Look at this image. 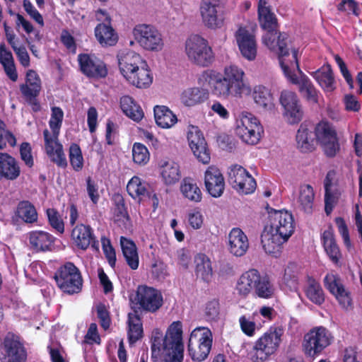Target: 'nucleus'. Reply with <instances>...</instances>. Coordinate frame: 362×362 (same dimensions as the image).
<instances>
[{"instance_id": "0e129e2a", "label": "nucleus", "mask_w": 362, "mask_h": 362, "mask_svg": "<svg viewBox=\"0 0 362 362\" xmlns=\"http://www.w3.org/2000/svg\"><path fill=\"white\" fill-rule=\"evenodd\" d=\"M339 234L341 235L344 245L350 249L351 247V242L349 238V233L345 221L342 218L338 217L335 220Z\"/></svg>"}, {"instance_id": "cd10ccee", "label": "nucleus", "mask_w": 362, "mask_h": 362, "mask_svg": "<svg viewBox=\"0 0 362 362\" xmlns=\"http://www.w3.org/2000/svg\"><path fill=\"white\" fill-rule=\"evenodd\" d=\"M321 242L326 255L329 259L337 264L341 258L340 249L336 242L334 230L330 226L321 234Z\"/></svg>"}, {"instance_id": "49530a36", "label": "nucleus", "mask_w": 362, "mask_h": 362, "mask_svg": "<svg viewBox=\"0 0 362 362\" xmlns=\"http://www.w3.org/2000/svg\"><path fill=\"white\" fill-rule=\"evenodd\" d=\"M305 293L308 298L316 305H321L325 301L322 288L320 284L313 279H308Z\"/></svg>"}, {"instance_id": "4be33fe9", "label": "nucleus", "mask_w": 362, "mask_h": 362, "mask_svg": "<svg viewBox=\"0 0 362 362\" xmlns=\"http://www.w3.org/2000/svg\"><path fill=\"white\" fill-rule=\"evenodd\" d=\"M78 61L81 71L88 77L103 78L107 74L105 64L93 54H80Z\"/></svg>"}, {"instance_id": "f3484780", "label": "nucleus", "mask_w": 362, "mask_h": 362, "mask_svg": "<svg viewBox=\"0 0 362 362\" xmlns=\"http://www.w3.org/2000/svg\"><path fill=\"white\" fill-rule=\"evenodd\" d=\"M187 139L190 148L197 159L204 164H208L211 160L210 152L199 127L194 125L188 126Z\"/></svg>"}, {"instance_id": "e433bc0d", "label": "nucleus", "mask_w": 362, "mask_h": 362, "mask_svg": "<svg viewBox=\"0 0 362 362\" xmlns=\"http://www.w3.org/2000/svg\"><path fill=\"white\" fill-rule=\"evenodd\" d=\"M95 35L103 46H112L117 42V35L110 24L99 23L95 28Z\"/></svg>"}, {"instance_id": "4d7b16f0", "label": "nucleus", "mask_w": 362, "mask_h": 362, "mask_svg": "<svg viewBox=\"0 0 362 362\" xmlns=\"http://www.w3.org/2000/svg\"><path fill=\"white\" fill-rule=\"evenodd\" d=\"M63 118L64 112L60 107H54L52 108L51 117L49 121V125L52 130V134H59Z\"/></svg>"}, {"instance_id": "3c124183", "label": "nucleus", "mask_w": 362, "mask_h": 362, "mask_svg": "<svg viewBox=\"0 0 362 362\" xmlns=\"http://www.w3.org/2000/svg\"><path fill=\"white\" fill-rule=\"evenodd\" d=\"M16 214L20 218L26 223H33L37 217L35 207L28 202L19 203Z\"/></svg>"}, {"instance_id": "a211bd4d", "label": "nucleus", "mask_w": 362, "mask_h": 362, "mask_svg": "<svg viewBox=\"0 0 362 362\" xmlns=\"http://www.w3.org/2000/svg\"><path fill=\"white\" fill-rule=\"evenodd\" d=\"M26 353L17 337L8 334L0 346V361L1 362H24Z\"/></svg>"}, {"instance_id": "13d9d810", "label": "nucleus", "mask_w": 362, "mask_h": 362, "mask_svg": "<svg viewBox=\"0 0 362 362\" xmlns=\"http://www.w3.org/2000/svg\"><path fill=\"white\" fill-rule=\"evenodd\" d=\"M239 323L243 332L248 337H253L255 331L258 329V327L250 317L242 315L239 318Z\"/></svg>"}, {"instance_id": "37998d69", "label": "nucleus", "mask_w": 362, "mask_h": 362, "mask_svg": "<svg viewBox=\"0 0 362 362\" xmlns=\"http://www.w3.org/2000/svg\"><path fill=\"white\" fill-rule=\"evenodd\" d=\"M180 191L185 198L191 202H199L202 200V191L192 178L183 179L180 185Z\"/></svg>"}, {"instance_id": "052dcab7", "label": "nucleus", "mask_w": 362, "mask_h": 362, "mask_svg": "<svg viewBox=\"0 0 362 362\" xmlns=\"http://www.w3.org/2000/svg\"><path fill=\"white\" fill-rule=\"evenodd\" d=\"M15 136L8 130L5 129V124L0 119V149L6 147L8 144L11 146L16 145Z\"/></svg>"}, {"instance_id": "aec40b11", "label": "nucleus", "mask_w": 362, "mask_h": 362, "mask_svg": "<svg viewBox=\"0 0 362 362\" xmlns=\"http://www.w3.org/2000/svg\"><path fill=\"white\" fill-rule=\"evenodd\" d=\"M45 139V152L57 166L66 168L67 166V160L63 151V146L59 143V134H51L47 129L43 132Z\"/></svg>"}, {"instance_id": "393cba45", "label": "nucleus", "mask_w": 362, "mask_h": 362, "mask_svg": "<svg viewBox=\"0 0 362 362\" xmlns=\"http://www.w3.org/2000/svg\"><path fill=\"white\" fill-rule=\"evenodd\" d=\"M71 238L74 244L80 249L86 250L89 246L98 249V243H96L92 228L87 225L78 224L74 228Z\"/></svg>"}, {"instance_id": "c9c22d12", "label": "nucleus", "mask_w": 362, "mask_h": 362, "mask_svg": "<svg viewBox=\"0 0 362 362\" xmlns=\"http://www.w3.org/2000/svg\"><path fill=\"white\" fill-rule=\"evenodd\" d=\"M120 245L127 264L132 269H136L139 260L135 243L129 239L121 237Z\"/></svg>"}, {"instance_id": "2f4dec72", "label": "nucleus", "mask_w": 362, "mask_h": 362, "mask_svg": "<svg viewBox=\"0 0 362 362\" xmlns=\"http://www.w3.org/2000/svg\"><path fill=\"white\" fill-rule=\"evenodd\" d=\"M252 95L255 103L264 110L268 112L274 110V98L268 88L262 86H257L254 88Z\"/></svg>"}, {"instance_id": "c756f323", "label": "nucleus", "mask_w": 362, "mask_h": 362, "mask_svg": "<svg viewBox=\"0 0 362 362\" xmlns=\"http://www.w3.org/2000/svg\"><path fill=\"white\" fill-rule=\"evenodd\" d=\"M125 79L130 84L139 88H146L152 83L153 76L145 62L144 65L139 66L138 68L134 69L132 72L128 74Z\"/></svg>"}, {"instance_id": "b1692460", "label": "nucleus", "mask_w": 362, "mask_h": 362, "mask_svg": "<svg viewBox=\"0 0 362 362\" xmlns=\"http://www.w3.org/2000/svg\"><path fill=\"white\" fill-rule=\"evenodd\" d=\"M263 275L256 269H250L243 273L238 281L236 289L240 295L247 296L252 292L254 294L259 288Z\"/></svg>"}, {"instance_id": "f8f14e48", "label": "nucleus", "mask_w": 362, "mask_h": 362, "mask_svg": "<svg viewBox=\"0 0 362 362\" xmlns=\"http://www.w3.org/2000/svg\"><path fill=\"white\" fill-rule=\"evenodd\" d=\"M333 337L330 332L324 327H317L310 330L304 336L303 347L305 354L310 357L319 356L329 346Z\"/></svg>"}, {"instance_id": "a18cd8bd", "label": "nucleus", "mask_w": 362, "mask_h": 362, "mask_svg": "<svg viewBox=\"0 0 362 362\" xmlns=\"http://www.w3.org/2000/svg\"><path fill=\"white\" fill-rule=\"evenodd\" d=\"M213 337L211 330L206 327H198L191 332L189 343L212 346Z\"/></svg>"}, {"instance_id": "09e8293b", "label": "nucleus", "mask_w": 362, "mask_h": 362, "mask_svg": "<svg viewBox=\"0 0 362 362\" xmlns=\"http://www.w3.org/2000/svg\"><path fill=\"white\" fill-rule=\"evenodd\" d=\"M255 295L260 298L270 299L275 296L276 288L267 275H263L262 282Z\"/></svg>"}, {"instance_id": "4c0bfd02", "label": "nucleus", "mask_w": 362, "mask_h": 362, "mask_svg": "<svg viewBox=\"0 0 362 362\" xmlns=\"http://www.w3.org/2000/svg\"><path fill=\"white\" fill-rule=\"evenodd\" d=\"M315 134L304 124H301L296 134L298 148L302 152L312 151L315 148Z\"/></svg>"}, {"instance_id": "0eeeda50", "label": "nucleus", "mask_w": 362, "mask_h": 362, "mask_svg": "<svg viewBox=\"0 0 362 362\" xmlns=\"http://www.w3.org/2000/svg\"><path fill=\"white\" fill-rule=\"evenodd\" d=\"M54 279L60 290L69 295L78 293L83 286L80 270L72 262L60 266L54 274Z\"/></svg>"}, {"instance_id": "39448f33", "label": "nucleus", "mask_w": 362, "mask_h": 362, "mask_svg": "<svg viewBox=\"0 0 362 362\" xmlns=\"http://www.w3.org/2000/svg\"><path fill=\"white\" fill-rule=\"evenodd\" d=\"M260 26L267 31L262 37L264 44L272 51L276 52L279 59L290 57L288 45V35L278 33L276 18L271 10L258 13Z\"/></svg>"}, {"instance_id": "c03bdc74", "label": "nucleus", "mask_w": 362, "mask_h": 362, "mask_svg": "<svg viewBox=\"0 0 362 362\" xmlns=\"http://www.w3.org/2000/svg\"><path fill=\"white\" fill-rule=\"evenodd\" d=\"M315 194L309 185H302L298 197V206L306 213H311L314 204Z\"/></svg>"}, {"instance_id": "9d476101", "label": "nucleus", "mask_w": 362, "mask_h": 362, "mask_svg": "<svg viewBox=\"0 0 362 362\" xmlns=\"http://www.w3.org/2000/svg\"><path fill=\"white\" fill-rule=\"evenodd\" d=\"M132 34L135 41L145 50L157 52L161 51L164 47L161 33L151 25H136Z\"/></svg>"}, {"instance_id": "ddd939ff", "label": "nucleus", "mask_w": 362, "mask_h": 362, "mask_svg": "<svg viewBox=\"0 0 362 362\" xmlns=\"http://www.w3.org/2000/svg\"><path fill=\"white\" fill-rule=\"evenodd\" d=\"M132 302L138 309L149 312H156L163 305L161 293L153 287L145 285L139 286Z\"/></svg>"}, {"instance_id": "603ef678", "label": "nucleus", "mask_w": 362, "mask_h": 362, "mask_svg": "<svg viewBox=\"0 0 362 362\" xmlns=\"http://www.w3.org/2000/svg\"><path fill=\"white\" fill-rule=\"evenodd\" d=\"M211 349V346L202 344H194V345L188 343L189 354L192 360L202 361L206 358Z\"/></svg>"}, {"instance_id": "58836bf2", "label": "nucleus", "mask_w": 362, "mask_h": 362, "mask_svg": "<svg viewBox=\"0 0 362 362\" xmlns=\"http://www.w3.org/2000/svg\"><path fill=\"white\" fill-rule=\"evenodd\" d=\"M208 98V93L197 87L188 88L181 95V101L186 106H194L204 103Z\"/></svg>"}, {"instance_id": "f257e3e1", "label": "nucleus", "mask_w": 362, "mask_h": 362, "mask_svg": "<svg viewBox=\"0 0 362 362\" xmlns=\"http://www.w3.org/2000/svg\"><path fill=\"white\" fill-rule=\"evenodd\" d=\"M244 75L241 69L235 65H230L224 68L223 74L214 71H204L202 77L208 80L214 95L227 99L230 96L240 98L243 94L247 95L251 92Z\"/></svg>"}, {"instance_id": "774afa93", "label": "nucleus", "mask_w": 362, "mask_h": 362, "mask_svg": "<svg viewBox=\"0 0 362 362\" xmlns=\"http://www.w3.org/2000/svg\"><path fill=\"white\" fill-rule=\"evenodd\" d=\"M23 8L25 11L33 18L37 23L41 25H44V21L42 15L37 11L35 6L29 0L23 1Z\"/></svg>"}, {"instance_id": "423d86ee", "label": "nucleus", "mask_w": 362, "mask_h": 362, "mask_svg": "<svg viewBox=\"0 0 362 362\" xmlns=\"http://www.w3.org/2000/svg\"><path fill=\"white\" fill-rule=\"evenodd\" d=\"M284 330L279 327H270L255 342L251 351L253 362H264L274 354L279 347Z\"/></svg>"}, {"instance_id": "f03ea898", "label": "nucleus", "mask_w": 362, "mask_h": 362, "mask_svg": "<svg viewBox=\"0 0 362 362\" xmlns=\"http://www.w3.org/2000/svg\"><path fill=\"white\" fill-rule=\"evenodd\" d=\"M295 224L292 214L287 211L269 213V221L261 235V243L264 251L275 254L294 232Z\"/></svg>"}, {"instance_id": "20e7f679", "label": "nucleus", "mask_w": 362, "mask_h": 362, "mask_svg": "<svg viewBox=\"0 0 362 362\" xmlns=\"http://www.w3.org/2000/svg\"><path fill=\"white\" fill-rule=\"evenodd\" d=\"M279 63L287 79L298 86V90L302 96L311 103H317L320 92L310 79L299 69L298 51L293 49L291 59L282 57L279 59Z\"/></svg>"}, {"instance_id": "5701e85b", "label": "nucleus", "mask_w": 362, "mask_h": 362, "mask_svg": "<svg viewBox=\"0 0 362 362\" xmlns=\"http://www.w3.org/2000/svg\"><path fill=\"white\" fill-rule=\"evenodd\" d=\"M204 184L207 192L214 197H219L225 187L224 178L220 170L214 165L209 166L204 173Z\"/></svg>"}, {"instance_id": "4468645a", "label": "nucleus", "mask_w": 362, "mask_h": 362, "mask_svg": "<svg viewBox=\"0 0 362 362\" xmlns=\"http://www.w3.org/2000/svg\"><path fill=\"white\" fill-rule=\"evenodd\" d=\"M315 135L327 156L334 157L339 151L337 132L331 124L325 122L318 123L315 128Z\"/></svg>"}, {"instance_id": "6ab92c4d", "label": "nucleus", "mask_w": 362, "mask_h": 362, "mask_svg": "<svg viewBox=\"0 0 362 362\" xmlns=\"http://www.w3.org/2000/svg\"><path fill=\"white\" fill-rule=\"evenodd\" d=\"M325 286L334 296L344 309L352 308L350 292L343 285L341 279L334 274H327L324 279Z\"/></svg>"}, {"instance_id": "7ed1b4c3", "label": "nucleus", "mask_w": 362, "mask_h": 362, "mask_svg": "<svg viewBox=\"0 0 362 362\" xmlns=\"http://www.w3.org/2000/svg\"><path fill=\"white\" fill-rule=\"evenodd\" d=\"M152 358L163 357L165 362H182L184 344L182 326L179 321L173 322L165 337L159 331L153 332L151 338Z\"/></svg>"}, {"instance_id": "ea45409f", "label": "nucleus", "mask_w": 362, "mask_h": 362, "mask_svg": "<svg viewBox=\"0 0 362 362\" xmlns=\"http://www.w3.org/2000/svg\"><path fill=\"white\" fill-rule=\"evenodd\" d=\"M30 243L37 250H51L54 238L47 232L37 230L30 234Z\"/></svg>"}, {"instance_id": "de8ad7c7", "label": "nucleus", "mask_w": 362, "mask_h": 362, "mask_svg": "<svg viewBox=\"0 0 362 362\" xmlns=\"http://www.w3.org/2000/svg\"><path fill=\"white\" fill-rule=\"evenodd\" d=\"M129 340L131 344L136 342L142 336L143 328L141 319L136 313H129L128 315Z\"/></svg>"}, {"instance_id": "7c9ffc66", "label": "nucleus", "mask_w": 362, "mask_h": 362, "mask_svg": "<svg viewBox=\"0 0 362 362\" xmlns=\"http://www.w3.org/2000/svg\"><path fill=\"white\" fill-rule=\"evenodd\" d=\"M20 89L27 100L31 101L37 96L41 89V81L35 71L27 72L25 84L21 85Z\"/></svg>"}, {"instance_id": "680f3d73", "label": "nucleus", "mask_w": 362, "mask_h": 362, "mask_svg": "<svg viewBox=\"0 0 362 362\" xmlns=\"http://www.w3.org/2000/svg\"><path fill=\"white\" fill-rule=\"evenodd\" d=\"M205 317L208 321H216L219 315V303L216 300L209 301L205 307Z\"/></svg>"}, {"instance_id": "5fc2aeb1", "label": "nucleus", "mask_w": 362, "mask_h": 362, "mask_svg": "<svg viewBox=\"0 0 362 362\" xmlns=\"http://www.w3.org/2000/svg\"><path fill=\"white\" fill-rule=\"evenodd\" d=\"M133 160L136 164L146 165L150 158V153L147 148L141 143H135L132 148Z\"/></svg>"}, {"instance_id": "c85d7f7f", "label": "nucleus", "mask_w": 362, "mask_h": 362, "mask_svg": "<svg viewBox=\"0 0 362 362\" xmlns=\"http://www.w3.org/2000/svg\"><path fill=\"white\" fill-rule=\"evenodd\" d=\"M326 93L336 88V83L329 64H325L315 71L309 72Z\"/></svg>"}, {"instance_id": "bf43d9fd", "label": "nucleus", "mask_w": 362, "mask_h": 362, "mask_svg": "<svg viewBox=\"0 0 362 362\" xmlns=\"http://www.w3.org/2000/svg\"><path fill=\"white\" fill-rule=\"evenodd\" d=\"M47 215L50 226L58 233H63L64 231V224L57 211L54 209H48L47 210Z\"/></svg>"}, {"instance_id": "2eb2a0df", "label": "nucleus", "mask_w": 362, "mask_h": 362, "mask_svg": "<svg viewBox=\"0 0 362 362\" xmlns=\"http://www.w3.org/2000/svg\"><path fill=\"white\" fill-rule=\"evenodd\" d=\"M241 55L249 61L256 58L257 45L254 30L248 26H240L234 33Z\"/></svg>"}, {"instance_id": "69168bd1", "label": "nucleus", "mask_w": 362, "mask_h": 362, "mask_svg": "<svg viewBox=\"0 0 362 362\" xmlns=\"http://www.w3.org/2000/svg\"><path fill=\"white\" fill-rule=\"evenodd\" d=\"M20 153L21 159L25 162V165L30 168L32 167L33 165V158L30 144L23 143L20 147Z\"/></svg>"}, {"instance_id": "a19ab883", "label": "nucleus", "mask_w": 362, "mask_h": 362, "mask_svg": "<svg viewBox=\"0 0 362 362\" xmlns=\"http://www.w3.org/2000/svg\"><path fill=\"white\" fill-rule=\"evenodd\" d=\"M148 183L138 176H134L128 182L127 190L128 194L133 199H138L139 201L148 195Z\"/></svg>"}, {"instance_id": "338daca9", "label": "nucleus", "mask_w": 362, "mask_h": 362, "mask_svg": "<svg viewBox=\"0 0 362 362\" xmlns=\"http://www.w3.org/2000/svg\"><path fill=\"white\" fill-rule=\"evenodd\" d=\"M337 8L341 11L352 12L356 16L360 14L358 3L354 0H343Z\"/></svg>"}, {"instance_id": "e2e57ef3", "label": "nucleus", "mask_w": 362, "mask_h": 362, "mask_svg": "<svg viewBox=\"0 0 362 362\" xmlns=\"http://www.w3.org/2000/svg\"><path fill=\"white\" fill-rule=\"evenodd\" d=\"M103 250L106 258L112 267H114L116 263V254L114 248L110 244V241L105 238H101Z\"/></svg>"}, {"instance_id": "1a4fd4ad", "label": "nucleus", "mask_w": 362, "mask_h": 362, "mask_svg": "<svg viewBox=\"0 0 362 362\" xmlns=\"http://www.w3.org/2000/svg\"><path fill=\"white\" fill-rule=\"evenodd\" d=\"M226 0H201L199 13L202 23L211 30H217L224 25V9Z\"/></svg>"}, {"instance_id": "8fccbe9b", "label": "nucleus", "mask_w": 362, "mask_h": 362, "mask_svg": "<svg viewBox=\"0 0 362 362\" xmlns=\"http://www.w3.org/2000/svg\"><path fill=\"white\" fill-rule=\"evenodd\" d=\"M284 284L291 291H296L298 285V268L293 263L289 264L285 269L283 278Z\"/></svg>"}, {"instance_id": "bb28decb", "label": "nucleus", "mask_w": 362, "mask_h": 362, "mask_svg": "<svg viewBox=\"0 0 362 362\" xmlns=\"http://www.w3.org/2000/svg\"><path fill=\"white\" fill-rule=\"evenodd\" d=\"M228 250L236 257L243 256L249 248V240L239 228H233L228 234Z\"/></svg>"}, {"instance_id": "473e14b6", "label": "nucleus", "mask_w": 362, "mask_h": 362, "mask_svg": "<svg viewBox=\"0 0 362 362\" xmlns=\"http://www.w3.org/2000/svg\"><path fill=\"white\" fill-rule=\"evenodd\" d=\"M160 173L162 180L166 185L175 184L180 178L178 164L170 160L160 161Z\"/></svg>"}, {"instance_id": "412c9836", "label": "nucleus", "mask_w": 362, "mask_h": 362, "mask_svg": "<svg viewBox=\"0 0 362 362\" xmlns=\"http://www.w3.org/2000/svg\"><path fill=\"white\" fill-rule=\"evenodd\" d=\"M280 103L285 110V116L291 124L299 122L303 117V110L297 95L292 91L283 90Z\"/></svg>"}, {"instance_id": "79ce46f5", "label": "nucleus", "mask_w": 362, "mask_h": 362, "mask_svg": "<svg viewBox=\"0 0 362 362\" xmlns=\"http://www.w3.org/2000/svg\"><path fill=\"white\" fill-rule=\"evenodd\" d=\"M196 274L205 282H209L213 277L211 263L209 258L204 254L195 257Z\"/></svg>"}, {"instance_id": "dca6fc26", "label": "nucleus", "mask_w": 362, "mask_h": 362, "mask_svg": "<svg viewBox=\"0 0 362 362\" xmlns=\"http://www.w3.org/2000/svg\"><path fill=\"white\" fill-rule=\"evenodd\" d=\"M228 180L235 189L244 194L254 192L257 187L256 181L250 173L239 165L230 167Z\"/></svg>"}, {"instance_id": "6e6d98bb", "label": "nucleus", "mask_w": 362, "mask_h": 362, "mask_svg": "<svg viewBox=\"0 0 362 362\" xmlns=\"http://www.w3.org/2000/svg\"><path fill=\"white\" fill-rule=\"evenodd\" d=\"M332 174L329 173L325 180V212L327 214H329L333 209L334 205L336 202L337 197L332 190L331 180H329V176Z\"/></svg>"}, {"instance_id": "6e6552de", "label": "nucleus", "mask_w": 362, "mask_h": 362, "mask_svg": "<svg viewBox=\"0 0 362 362\" xmlns=\"http://www.w3.org/2000/svg\"><path fill=\"white\" fill-rule=\"evenodd\" d=\"M185 54L192 64L199 66H207L214 59V53L207 40L197 35L186 40Z\"/></svg>"}, {"instance_id": "864d4df0", "label": "nucleus", "mask_w": 362, "mask_h": 362, "mask_svg": "<svg viewBox=\"0 0 362 362\" xmlns=\"http://www.w3.org/2000/svg\"><path fill=\"white\" fill-rule=\"evenodd\" d=\"M69 157L70 163L75 171H80L83 167V158L79 146L72 144L69 147Z\"/></svg>"}, {"instance_id": "f704fd0d", "label": "nucleus", "mask_w": 362, "mask_h": 362, "mask_svg": "<svg viewBox=\"0 0 362 362\" xmlns=\"http://www.w3.org/2000/svg\"><path fill=\"white\" fill-rule=\"evenodd\" d=\"M120 107L124 114L135 122H139L144 113L139 104L129 95L120 98Z\"/></svg>"}, {"instance_id": "9b49d317", "label": "nucleus", "mask_w": 362, "mask_h": 362, "mask_svg": "<svg viewBox=\"0 0 362 362\" xmlns=\"http://www.w3.org/2000/svg\"><path fill=\"white\" fill-rule=\"evenodd\" d=\"M263 129L258 119L252 114L243 112L236 122V134L245 143L256 144L260 139Z\"/></svg>"}, {"instance_id": "a878e982", "label": "nucleus", "mask_w": 362, "mask_h": 362, "mask_svg": "<svg viewBox=\"0 0 362 362\" xmlns=\"http://www.w3.org/2000/svg\"><path fill=\"white\" fill-rule=\"evenodd\" d=\"M117 57L120 72L124 78L145 62L140 54L127 49L119 51Z\"/></svg>"}, {"instance_id": "72a5a7b5", "label": "nucleus", "mask_w": 362, "mask_h": 362, "mask_svg": "<svg viewBox=\"0 0 362 362\" xmlns=\"http://www.w3.org/2000/svg\"><path fill=\"white\" fill-rule=\"evenodd\" d=\"M154 117L158 126L163 129L171 128L177 122L176 115L164 105H156L154 107Z\"/></svg>"}]
</instances>
